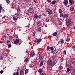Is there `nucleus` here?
<instances>
[{
  "label": "nucleus",
  "mask_w": 75,
  "mask_h": 75,
  "mask_svg": "<svg viewBox=\"0 0 75 75\" xmlns=\"http://www.w3.org/2000/svg\"><path fill=\"white\" fill-rule=\"evenodd\" d=\"M50 49L51 50H52V51L54 50V48H53V47H50Z\"/></svg>",
  "instance_id": "obj_39"
},
{
  "label": "nucleus",
  "mask_w": 75,
  "mask_h": 75,
  "mask_svg": "<svg viewBox=\"0 0 75 75\" xmlns=\"http://www.w3.org/2000/svg\"><path fill=\"white\" fill-rule=\"evenodd\" d=\"M71 24V20L70 19H69L67 20L66 22V24L67 27L69 26Z\"/></svg>",
  "instance_id": "obj_2"
},
{
  "label": "nucleus",
  "mask_w": 75,
  "mask_h": 75,
  "mask_svg": "<svg viewBox=\"0 0 75 75\" xmlns=\"http://www.w3.org/2000/svg\"><path fill=\"white\" fill-rule=\"evenodd\" d=\"M1 13V10L0 9V13Z\"/></svg>",
  "instance_id": "obj_53"
},
{
  "label": "nucleus",
  "mask_w": 75,
  "mask_h": 75,
  "mask_svg": "<svg viewBox=\"0 0 75 75\" xmlns=\"http://www.w3.org/2000/svg\"><path fill=\"white\" fill-rule=\"evenodd\" d=\"M19 40L18 39H16L14 42L15 44H17V43L19 42Z\"/></svg>",
  "instance_id": "obj_6"
},
{
  "label": "nucleus",
  "mask_w": 75,
  "mask_h": 75,
  "mask_svg": "<svg viewBox=\"0 0 75 75\" xmlns=\"http://www.w3.org/2000/svg\"><path fill=\"white\" fill-rule=\"evenodd\" d=\"M50 8H47L45 9V10L46 12H48L50 10Z\"/></svg>",
  "instance_id": "obj_15"
},
{
  "label": "nucleus",
  "mask_w": 75,
  "mask_h": 75,
  "mask_svg": "<svg viewBox=\"0 0 75 75\" xmlns=\"http://www.w3.org/2000/svg\"><path fill=\"white\" fill-rule=\"evenodd\" d=\"M4 38H6V37L4 36Z\"/></svg>",
  "instance_id": "obj_55"
},
{
  "label": "nucleus",
  "mask_w": 75,
  "mask_h": 75,
  "mask_svg": "<svg viewBox=\"0 0 75 75\" xmlns=\"http://www.w3.org/2000/svg\"><path fill=\"white\" fill-rule=\"evenodd\" d=\"M30 1V0H24V1L25 3H28Z\"/></svg>",
  "instance_id": "obj_28"
},
{
  "label": "nucleus",
  "mask_w": 75,
  "mask_h": 75,
  "mask_svg": "<svg viewBox=\"0 0 75 75\" xmlns=\"http://www.w3.org/2000/svg\"><path fill=\"white\" fill-rule=\"evenodd\" d=\"M64 39H62L60 41H58V44H63L64 42Z\"/></svg>",
  "instance_id": "obj_7"
},
{
  "label": "nucleus",
  "mask_w": 75,
  "mask_h": 75,
  "mask_svg": "<svg viewBox=\"0 0 75 75\" xmlns=\"http://www.w3.org/2000/svg\"><path fill=\"white\" fill-rule=\"evenodd\" d=\"M16 17H18V13H17L16 14Z\"/></svg>",
  "instance_id": "obj_47"
},
{
  "label": "nucleus",
  "mask_w": 75,
  "mask_h": 75,
  "mask_svg": "<svg viewBox=\"0 0 75 75\" xmlns=\"http://www.w3.org/2000/svg\"><path fill=\"white\" fill-rule=\"evenodd\" d=\"M10 41L8 40L6 41V42H7V43H8V42L9 43H10Z\"/></svg>",
  "instance_id": "obj_44"
},
{
  "label": "nucleus",
  "mask_w": 75,
  "mask_h": 75,
  "mask_svg": "<svg viewBox=\"0 0 75 75\" xmlns=\"http://www.w3.org/2000/svg\"><path fill=\"white\" fill-rule=\"evenodd\" d=\"M40 65L41 66L43 65V62L42 60L41 61V62L40 63Z\"/></svg>",
  "instance_id": "obj_22"
},
{
  "label": "nucleus",
  "mask_w": 75,
  "mask_h": 75,
  "mask_svg": "<svg viewBox=\"0 0 75 75\" xmlns=\"http://www.w3.org/2000/svg\"><path fill=\"white\" fill-rule=\"evenodd\" d=\"M28 61V59L26 58L25 60V62L26 63V62Z\"/></svg>",
  "instance_id": "obj_32"
},
{
  "label": "nucleus",
  "mask_w": 75,
  "mask_h": 75,
  "mask_svg": "<svg viewBox=\"0 0 75 75\" xmlns=\"http://www.w3.org/2000/svg\"><path fill=\"white\" fill-rule=\"evenodd\" d=\"M33 18H41V15H39L37 14H35L33 15Z\"/></svg>",
  "instance_id": "obj_3"
},
{
  "label": "nucleus",
  "mask_w": 75,
  "mask_h": 75,
  "mask_svg": "<svg viewBox=\"0 0 75 75\" xmlns=\"http://www.w3.org/2000/svg\"><path fill=\"white\" fill-rule=\"evenodd\" d=\"M47 1L49 3H51V0H47Z\"/></svg>",
  "instance_id": "obj_40"
},
{
  "label": "nucleus",
  "mask_w": 75,
  "mask_h": 75,
  "mask_svg": "<svg viewBox=\"0 0 75 75\" xmlns=\"http://www.w3.org/2000/svg\"><path fill=\"white\" fill-rule=\"evenodd\" d=\"M1 21H0V23Z\"/></svg>",
  "instance_id": "obj_58"
},
{
  "label": "nucleus",
  "mask_w": 75,
  "mask_h": 75,
  "mask_svg": "<svg viewBox=\"0 0 75 75\" xmlns=\"http://www.w3.org/2000/svg\"><path fill=\"white\" fill-rule=\"evenodd\" d=\"M59 70H62L63 69V67L62 66H59L58 67Z\"/></svg>",
  "instance_id": "obj_13"
},
{
  "label": "nucleus",
  "mask_w": 75,
  "mask_h": 75,
  "mask_svg": "<svg viewBox=\"0 0 75 75\" xmlns=\"http://www.w3.org/2000/svg\"><path fill=\"white\" fill-rule=\"evenodd\" d=\"M29 10L30 11H34V10L33 8V7H32V6H30L29 7Z\"/></svg>",
  "instance_id": "obj_10"
},
{
  "label": "nucleus",
  "mask_w": 75,
  "mask_h": 75,
  "mask_svg": "<svg viewBox=\"0 0 75 75\" xmlns=\"http://www.w3.org/2000/svg\"><path fill=\"white\" fill-rule=\"evenodd\" d=\"M41 60H42L44 58V55H42V56L41 57Z\"/></svg>",
  "instance_id": "obj_25"
},
{
  "label": "nucleus",
  "mask_w": 75,
  "mask_h": 75,
  "mask_svg": "<svg viewBox=\"0 0 75 75\" xmlns=\"http://www.w3.org/2000/svg\"><path fill=\"white\" fill-rule=\"evenodd\" d=\"M0 58L1 59H3V56H2V55H0Z\"/></svg>",
  "instance_id": "obj_36"
},
{
  "label": "nucleus",
  "mask_w": 75,
  "mask_h": 75,
  "mask_svg": "<svg viewBox=\"0 0 75 75\" xmlns=\"http://www.w3.org/2000/svg\"><path fill=\"white\" fill-rule=\"evenodd\" d=\"M64 18H67V17H68V14L66 13L64 15Z\"/></svg>",
  "instance_id": "obj_12"
},
{
  "label": "nucleus",
  "mask_w": 75,
  "mask_h": 75,
  "mask_svg": "<svg viewBox=\"0 0 75 75\" xmlns=\"http://www.w3.org/2000/svg\"><path fill=\"white\" fill-rule=\"evenodd\" d=\"M47 67L48 68H50L54 66L56 64L55 62H52V61L51 60H48L47 62Z\"/></svg>",
  "instance_id": "obj_1"
},
{
  "label": "nucleus",
  "mask_w": 75,
  "mask_h": 75,
  "mask_svg": "<svg viewBox=\"0 0 75 75\" xmlns=\"http://www.w3.org/2000/svg\"><path fill=\"white\" fill-rule=\"evenodd\" d=\"M50 49V46H47V50L48 51V50H49Z\"/></svg>",
  "instance_id": "obj_35"
},
{
  "label": "nucleus",
  "mask_w": 75,
  "mask_h": 75,
  "mask_svg": "<svg viewBox=\"0 0 75 75\" xmlns=\"http://www.w3.org/2000/svg\"><path fill=\"white\" fill-rule=\"evenodd\" d=\"M74 8L75 7L74 6H71L70 8V10L71 11H74Z\"/></svg>",
  "instance_id": "obj_11"
},
{
  "label": "nucleus",
  "mask_w": 75,
  "mask_h": 75,
  "mask_svg": "<svg viewBox=\"0 0 75 75\" xmlns=\"http://www.w3.org/2000/svg\"><path fill=\"white\" fill-rule=\"evenodd\" d=\"M51 52L52 53V54H55V50L54 49L52 50H51Z\"/></svg>",
  "instance_id": "obj_19"
},
{
  "label": "nucleus",
  "mask_w": 75,
  "mask_h": 75,
  "mask_svg": "<svg viewBox=\"0 0 75 75\" xmlns=\"http://www.w3.org/2000/svg\"><path fill=\"white\" fill-rule=\"evenodd\" d=\"M29 44H30L31 45V44H32L31 42H29Z\"/></svg>",
  "instance_id": "obj_51"
},
{
  "label": "nucleus",
  "mask_w": 75,
  "mask_h": 75,
  "mask_svg": "<svg viewBox=\"0 0 75 75\" xmlns=\"http://www.w3.org/2000/svg\"><path fill=\"white\" fill-rule=\"evenodd\" d=\"M8 38L10 40H12L13 39V36H9L8 37Z\"/></svg>",
  "instance_id": "obj_24"
},
{
  "label": "nucleus",
  "mask_w": 75,
  "mask_h": 75,
  "mask_svg": "<svg viewBox=\"0 0 75 75\" xmlns=\"http://www.w3.org/2000/svg\"><path fill=\"white\" fill-rule=\"evenodd\" d=\"M21 75H24V71L23 70H21L20 71Z\"/></svg>",
  "instance_id": "obj_14"
},
{
  "label": "nucleus",
  "mask_w": 75,
  "mask_h": 75,
  "mask_svg": "<svg viewBox=\"0 0 75 75\" xmlns=\"http://www.w3.org/2000/svg\"><path fill=\"white\" fill-rule=\"evenodd\" d=\"M67 72H68L69 71H70V69H69V68H67Z\"/></svg>",
  "instance_id": "obj_34"
},
{
  "label": "nucleus",
  "mask_w": 75,
  "mask_h": 75,
  "mask_svg": "<svg viewBox=\"0 0 75 75\" xmlns=\"http://www.w3.org/2000/svg\"><path fill=\"white\" fill-rule=\"evenodd\" d=\"M60 60L61 61H63V59L62 58H61L60 59Z\"/></svg>",
  "instance_id": "obj_49"
},
{
  "label": "nucleus",
  "mask_w": 75,
  "mask_h": 75,
  "mask_svg": "<svg viewBox=\"0 0 75 75\" xmlns=\"http://www.w3.org/2000/svg\"><path fill=\"white\" fill-rule=\"evenodd\" d=\"M72 64L74 66H75V61H74L72 62Z\"/></svg>",
  "instance_id": "obj_29"
},
{
  "label": "nucleus",
  "mask_w": 75,
  "mask_h": 75,
  "mask_svg": "<svg viewBox=\"0 0 75 75\" xmlns=\"http://www.w3.org/2000/svg\"><path fill=\"white\" fill-rule=\"evenodd\" d=\"M55 3H56V1H54L52 2V4H55Z\"/></svg>",
  "instance_id": "obj_31"
},
{
  "label": "nucleus",
  "mask_w": 75,
  "mask_h": 75,
  "mask_svg": "<svg viewBox=\"0 0 75 75\" xmlns=\"http://www.w3.org/2000/svg\"><path fill=\"white\" fill-rule=\"evenodd\" d=\"M59 12L60 14H62V10L59 9Z\"/></svg>",
  "instance_id": "obj_20"
},
{
  "label": "nucleus",
  "mask_w": 75,
  "mask_h": 75,
  "mask_svg": "<svg viewBox=\"0 0 75 75\" xmlns=\"http://www.w3.org/2000/svg\"><path fill=\"white\" fill-rule=\"evenodd\" d=\"M69 3H70V4L71 5L74 4V2L73 0H69Z\"/></svg>",
  "instance_id": "obj_9"
},
{
  "label": "nucleus",
  "mask_w": 75,
  "mask_h": 75,
  "mask_svg": "<svg viewBox=\"0 0 75 75\" xmlns=\"http://www.w3.org/2000/svg\"><path fill=\"white\" fill-rule=\"evenodd\" d=\"M74 30H75V27H74Z\"/></svg>",
  "instance_id": "obj_54"
},
{
  "label": "nucleus",
  "mask_w": 75,
  "mask_h": 75,
  "mask_svg": "<svg viewBox=\"0 0 75 75\" xmlns=\"http://www.w3.org/2000/svg\"><path fill=\"white\" fill-rule=\"evenodd\" d=\"M41 41H42V39H38L35 40L34 42L35 43L36 42L37 44H39Z\"/></svg>",
  "instance_id": "obj_4"
},
{
  "label": "nucleus",
  "mask_w": 75,
  "mask_h": 75,
  "mask_svg": "<svg viewBox=\"0 0 75 75\" xmlns=\"http://www.w3.org/2000/svg\"><path fill=\"white\" fill-rule=\"evenodd\" d=\"M28 72V69H26L25 70V75H26V74Z\"/></svg>",
  "instance_id": "obj_21"
},
{
  "label": "nucleus",
  "mask_w": 75,
  "mask_h": 75,
  "mask_svg": "<svg viewBox=\"0 0 75 75\" xmlns=\"http://www.w3.org/2000/svg\"><path fill=\"white\" fill-rule=\"evenodd\" d=\"M52 10L50 9L48 12V14L49 15H51L52 14Z\"/></svg>",
  "instance_id": "obj_8"
},
{
  "label": "nucleus",
  "mask_w": 75,
  "mask_h": 75,
  "mask_svg": "<svg viewBox=\"0 0 75 75\" xmlns=\"http://www.w3.org/2000/svg\"><path fill=\"white\" fill-rule=\"evenodd\" d=\"M38 72L40 73V74H41L42 73V70L41 69H40L38 70Z\"/></svg>",
  "instance_id": "obj_18"
},
{
  "label": "nucleus",
  "mask_w": 75,
  "mask_h": 75,
  "mask_svg": "<svg viewBox=\"0 0 75 75\" xmlns=\"http://www.w3.org/2000/svg\"><path fill=\"white\" fill-rule=\"evenodd\" d=\"M68 0H64L63 1V4L64 6H67L68 5Z\"/></svg>",
  "instance_id": "obj_5"
},
{
  "label": "nucleus",
  "mask_w": 75,
  "mask_h": 75,
  "mask_svg": "<svg viewBox=\"0 0 75 75\" xmlns=\"http://www.w3.org/2000/svg\"><path fill=\"white\" fill-rule=\"evenodd\" d=\"M30 57H33L34 56V55H35V53L33 52L32 53L30 54Z\"/></svg>",
  "instance_id": "obj_16"
},
{
  "label": "nucleus",
  "mask_w": 75,
  "mask_h": 75,
  "mask_svg": "<svg viewBox=\"0 0 75 75\" xmlns=\"http://www.w3.org/2000/svg\"><path fill=\"white\" fill-rule=\"evenodd\" d=\"M13 19L14 21H16L17 20V18H16L15 17H13Z\"/></svg>",
  "instance_id": "obj_23"
},
{
  "label": "nucleus",
  "mask_w": 75,
  "mask_h": 75,
  "mask_svg": "<svg viewBox=\"0 0 75 75\" xmlns=\"http://www.w3.org/2000/svg\"><path fill=\"white\" fill-rule=\"evenodd\" d=\"M41 75H46V74L45 73H43L41 74Z\"/></svg>",
  "instance_id": "obj_37"
},
{
  "label": "nucleus",
  "mask_w": 75,
  "mask_h": 75,
  "mask_svg": "<svg viewBox=\"0 0 75 75\" xmlns=\"http://www.w3.org/2000/svg\"><path fill=\"white\" fill-rule=\"evenodd\" d=\"M0 10H1L2 9V7H1V5L0 4Z\"/></svg>",
  "instance_id": "obj_45"
},
{
  "label": "nucleus",
  "mask_w": 75,
  "mask_h": 75,
  "mask_svg": "<svg viewBox=\"0 0 75 75\" xmlns=\"http://www.w3.org/2000/svg\"><path fill=\"white\" fill-rule=\"evenodd\" d=\"M8 47H9V48H10L11 47V45L10 44H9L8 45Z\"/></svg>",
  "instance_id": "obj_46"
},
{
  "label": "nucleus",
  "mask_w": 75,
  "mask_h": 75,
  "mask_svg": "<svg viewBox=\"0 0 75 75\" xmlns=\"http://www.w3.org/2000/svg\"><path fill=\"white\" fill-rule=\"evenodd\" d=\"M57 32H55L52 34L53 36H57Z\"/></svg>",
  "instance_id": "obj_17"
},
{
  "label": "nucleus",
  "mask_w": 75,
  "mask_h": 75,
  "mask_svg": "<svg viewBox=\"0 0 75 75\" xmlns=\"http://www.w3.org/2000/svg\"><path fill=\"white\" fill-rule=\"evenodd\" d=\"M50 38H51V37H52V36H50Z\"/></svg>",
  "instance_id": "obj_57"
},
{
  "label": "nucleus",
  "mask_w": 75,
  "mask_h": 75,
  "mask_svg": "<svg viewBox=\"0 0 75 75\" xmlns=\"http://www.w3.org/2000/svg\"><path fill=\"white\" fill-rule=\"evenodd\" d=\"M72 49L74 50H75V45L73 46V47H72Z\"/></svg>",
  "instance_id": "obj_41"
},
{
  "label": "nucleus",
  "mask_w": 75,
  "mask_h": 75,
  "mask_svg": "<svg viewBox=\"0 0 75 75\" xmlns=\"http://www.w3.org/2000/svg\"><path fill=\"white\" fill-rule=\"evenodd\" d=\"M18 75V71H17L16 74V73H14L13 74V75Z\"/></svg>",
  "instance_id": "obj_27"
},
{
  "label": "nucleus",
  "mask_w": 75,
  "mask_h": 75,
  "mask_svg": "<svg viewBox=\"0 0 75 75\" xmlns=\"http://www.w3.org/2000/svg\"><path fill=\"white\" fill-rule=\"evenodd\" d=\"M67 41V42H69L70 41V38H67L66 40Z\"/></svg>",
  "instance_id": "obj_30"
},
{
  "label": "nucleus",
  "mask_w": 75,
  "mask_h": 75,
  "mask_svg": "<svg viewBox=\"0 0 75 75\" xmlns=\"http://www.w3.org/2000/svg\"><path fill=\"white\" fill-rule=\"evenodd\" d=\"M40 21H39L38 22V25L39 24H40Z\"/></svg>",
  "instance_id": "obj_48"
},
{
  "label": "nucleus",
  "mask_w": 75,
  "mask_h": 75,
  "mask_svg": "<svg viewBox=\"0 0 75 75\" xmlns=\"http://www.w3.org/2000/svg\"><path fill=\"white\" fill-rule=\"evenodd\" d=\"M38 30L39 31H40V32L41 31V27H40L38 28Z\"/></svg>",
  "instance_id": "obj_26"
},
{
  "label": "nucleus",
  "mask_w": 75,
  "mask_h": 75,
  "mask_svg": "<svg viewBox=\"0 0 75 75\" xmlns=\"http://www.w3.org/2000/svg\"><path fill=\"white\" fill-rule=\"evenodd\" d=\"M6 2L8 4H9V3H10V0H6Z\"/></svg>",
  "instance_id": "obj_38"
},
{
  "label": "nucleus",
  "mask_w": 75,
  "mask_h": 75,
  "mask_svg": "<svg viewBox=\"0 0 75 75\" xmlns=\"http://www.w3.org/2000/svg\"><path fill=\"white\" fill-rule=\"evenodd\" d=\"M74 72L75 73V68L74 70Z\"/></svg>",
  "instance_id": "obj_52"
},
{
  "label": "nucleus",
  "mask_w": 75,
  "mask_h": 75,
  "mask_svg": "<svg viewBox=\"0 0 75 75\" xmlns=\"http://www.w3.org/2000/svg\"><path fill=\"white\" fill-rule=\"evenodd\" d=\"M60 17H64V15H63V14H60Z\"/></svg>",
  "instance_id": "obj_33"
},
{
  "label": "nucleus",
  "mask_w": 75,
  "mask_h": 75,
  "mask_svg": "<svg viewBox=\"0 0 75 75\" xmlns=\"http://www.w3.org/2000/svg\"><path fill=\"white\" fill-rule=\"evenodd\" d=\"M17 10L18 11V12H19V11H20V9H18Z\"/></svg>",
  "instance_id": "obj_50"
},
{
  "label": "nucleus",
  "mask_w": 75,
  "mask_h": 75,
  "mask_svg": "<svg viewBox=\"0 0 75 75\" xmlns=\"http://www.w3.org/2000/svg\"><path fill=\"white\" fill-rule=\"evenodd\" d=\"M4 71L3 70H1L0 73V74H3V73Z\"/></svg>",
  "instance_id": "obj_43"
},
{
  "label": "nucleus",
  "mask_w": 75,
  "mask_h": 75,
  "mask_svg": "<svg viewBox=\"0 0 75 75\" xmlns=\"http://www.w3.org/2000/svg\"><path fill=\"white\" fill-rule=\"evenodd\" d=\"M2 43V42H1V41H0V43Z\"/></svg>",
  "instance_id": "obj_56"
},
{
  "label": "nucleus",
  "mask_w": 75,
  "mask_h": 75,
  "mask_svg": "<svg viewBox=\"0 0 75 75\" xmlns=\"http://www.w3.org/2000/svg\"><path fill=\"white\" fill-rule=\"evenodd\" d=\"M63 53L64 54H65V55H66V52L65 51V50H64L63 52Z\"/></svg>",
  "instance_id": "obj_42"
}]
</instances>
